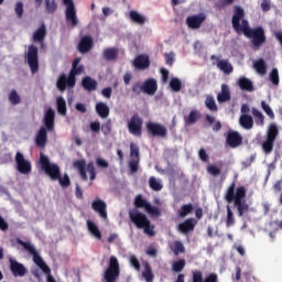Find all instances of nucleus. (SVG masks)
Instances as JSON below:
<instances>
[{"label": "nucleus", "mask_w": 282, "mask_h": 282, "mask_svg": "<svg viewBox=\"0 0 282 282\" xmlns=\"http://www.w3.org/2000/svg\"><path fill=\"white\" fill-rule=\"evenodd\" d=\"M253 67L256 72L260 74V76H265V74H268V66L265 65V59L263 58L256 61Z\"/></svg>", "instance_id": "obj_38"}, {"label": "nucleus", "mask_w": 282, "mask_h": 282, "mask_svg": "<svg viewBox=\"0 0 282 282\" xmlns=\"http://www.w3.org/2000/svg\"><path fill=\"white\" fill-rule=\"evenodd\" d=\"M56 87L58 91H65L66 89H74V87H76V78L73 77L70 74L66 76L65 73H62L57 78Z\"/></svg>", "instance_id": "obj_11"}, {"label": "nucleus", "mask_w": 282, "mask_h": 282, "mask_svg": "<svg viewBox=\"0 0 282 282\" xmlns=\"http://www.w3.org/2000/svg\"><path fill=\"white\" fill-rule=\"evenodd\" d=\"M227 208V217H226V227L230 228L235 226V213H232V209L230 208V205L226 206Z\"/></svg>", "instance_id": "obj_46"}, {"label": "nucleus", "mask_w": 282, "mask_h": 282, "mask_svg": "<svg viewBox=\"0 0 282 282\" xmlns=\"http://www.w3.org/2000/svg\"><path fill=\"white\" fill-rule=\"evenodd\" d=\"M150 204L151 203H149V200H147L142 194L137 195L134 198V209L144 208V210H147Z\"/></svg>", "instance_id": "obj_43"}, {"label": "nucleus", "mask_w": 282, "mask_h": 282, "mask_svg": "<svg viewBox=\"0 0 282 282\" xmlns=\"http://www.w3.org/2000/svg\"><path fill=\"white\" fill-rule=\"evenodd\" d=\"M91 208L95 213H98L101 219H107V203L105 200L97 198L91 203Z\"/></svg>", "instance_id": "obj_19"}, {"label": "nucleus", "mask_w": 282, "mask_h": 282, "mask_svg": "<svg viewBox=\"0 0 282 282\" xmlns=\"http://www.w3.org/2000/svg\"><path fill=\"white\" fill-rule=\"evenodd\" d=\"M45 36H47V29L45 22H42L40 28L36 30V44L40 45V50H45Z\"/></svg>", "instance_id": "obj_23"}, {"label": "nucleus", "mask_w": 282, "mask_h": 282, "mask_svg": "<svg viewBox=\"0 0 282 282\" xmlns=\"http://www.w3.org/2000/svg\"><path fill=\"white\" fill-rule=\"evenodd\" d=\"M261 107H262V110L264 111V113H267V116L270 118V120H274V118H275L274 111L272 110L270 105H268V102H265V100L261 101Z\"/></svg>", "instance_id": "obj_51"}, {"label": "nucleus", "mask_w": 282, "mask_h": 282, "mask_svg": "<svg viewBox=\"0 0 282 282\" xmlns=\"http://www.w3.org/2000/svg\"><path fill=\"white\" fill-rule=\"evenodd\" d=\"M205 106L209 111H218L217 102L215 101V97L208 95L205 99Z\"/></svg>", "instance_id": "obj_47"}, {"label": "nucleus", "mask_w": 282, "mask_h": 282, "mask_svg": "<svg viewBox=\"0 0 282 282\" xmlns=\"http://www.w3.org/2000/svg\"><path fill=\"white\" fill-rule=\"evenodd\" d=\"M251 113L256 120V124L258 127H263V124H265V116H263V112H261L259 109H257L256 107H253L251 109Z\"/></svg>", "instance_id": "obj_37"}, {"label": "nucleus", "mask_w": 282, "mask_h": 282, "mask_svg": "<svg viewBox=\"0 0 282 282\" xmlns=\"http://www.w3.org/2000/svg\"><path fill=\"white\" fill-rule=\"evenodd\" d=\"M40 166L52 182H57L61 178V167L50 162V156L43 154V152L40 153Z\"/></svg>", "instance_id": "obj_5"}, {"label": "nucleus", "mask_w": 282, "mask_h": 282, "mask_svg": "<svg viewBox=\"0 0 282 282\" xmlns=\"http://www.w3.org/2000/svg\"><path fill=\"white\" fill-rule=\"evenodd\" d=\"M96 111L100 118H109V106H107V104H96Z\"/></svg>", "instance_id": "obj_40"}, {"label": "nucleus", "mask_w": 282, "mask_h": 282, "mask_svg": "<svg viewBox=\"0 0 282 282\" xmlns=\"http://www.w3.org/2000/svg\"><path fill=\"white\" fill-rule=\"evenodd\" d=\"M276 138H279V128L271 123L267 131V139L262 142V151L270 155L272 151H274V142H276Z\"/></svg>", "instance_id": "obj_6"}, {"label": "nucleus", "mask_w": 282, "mask_h": 282, "mask_svg": "<svg viewBox=\"0 0 282 282\" xmlns=\"http://www.w3.org/2000/svg\"><path fill=\"white\" fill-rule=\"evenodd\" d=\"M56 110L59 116H67V101L63 96L56 98Z\"/></svg>", "instance_id": "obj_33"}, {"label": "nucleus", "mask_w": 282, "mask_h": 282, "mask_svg": "<svg viewBox=\"0 0 282 282\" xmlns=\"http://www.w3.org/2000/svg\"><path fill=\"white\" fill-rule=\"evenodd\" d=\"M144 121L140 115H133L128 121V131L131 135H135L137 138L142 137V124Z\"/></svg>", "instance_id": "obj_9"}, {"label": "nucleus", "mask_w": 282, "mask_h": 282, "mask_svg": "<svg viewBox=\"0 0 282 282\" xmlns=\"http://www.w3.org/2000/svg\"><path fill=\"white\" fill-rule=\"evenodd\" d=\"M74 169H77L82 180H84V182H87V162L82 159V160H76L73 163Z\"/></svg>", "instance_id": "obj_25"}, {"label": "nucleus", "mask_w": 282, "mask_h": 282, "mask_svg": "<svg viewBox=\"0 0 282 282\" xmlns=\"http://www.w3.org/2000/svg\"><path fill=\"white\" fill-rule=\"evenodd\" d=\"M94 47V39H91V36H84L82 37L79 45H78V50L82 54H87V52H89V50H91Z\"/></svg>", "instance_id": "obj_24"}, {"label": "nucleus", "mask_w": 282, "mask_h": 282, "mask_svg": "<svg viewBox=\"0 0 282 282\" xmlns=\"http://www.w3.org/2000/svg\"><path fill=\"white\" fill-rule=\"evenodd\" d=\"M15 165L17 171H19L21 175H30V173H32V163L19 151L15 153Z\"/></svg>", "instance_id": "obj_10"}, {"label": "nucleus", "mask_w": 282, "mask_h": 282, "mask_svg": "<svg viewBox=\"0 0 282 282\" xmlns=\"http://www.w3.org/2000/svg\"><path fill=\"white\" fill-rule=\"evenodd\" d=\"M180 252H185L184 243L181 241L174 242V254H180Z\"/></svg>", "instance_id": "obj_61"}, {"label": "nucleus", "mask_w": 282, "mask_h": 282, "mask_svg": "<svg viewBox=\"0 0 282 282\" xmlns=\"http://www.w3.org/2000/svg\"><path fill=\"white\" fill-rule=\"evenodd\" d=\"M118 276H120V263L118 262V258L111 256L104 279L106 282H116Z\"/></svg>", "instance_id": "obj_7"}, {"label": "nucleus", "mask_w": 282, "mask_h": 282, "mask_svg": "<svg viewBox=\"0 0 282 282\" xmlns=\"http://www.w3.org/2000/svg\"><path fill=\"white\" fill-rule=\"evenodd\" d=\"M90 131H93V133H100V121L90 122Z\"/></svg>", "instance_id": "obj_63"}, {"label": "nucleus", "mask_w": 282, "mask_h": 282, "mask_svg": "<svg viewBox=\"0 0 282 282\" xmlns=\"http://www.w3.org/2000/svg\"><path fill=\"white\" fill-rule=\"evenodd\" d=\"M147 133L153 135V138H166L169 130L161 123L148 122L145 124Z\"/></svg>", "instance_id": "obj_12"}, {"label": "nucleus", "mask_w": 282, "mask_h": 282, "mask_svg": "<svg viewBox=\"0 0 282 282\" xmlns=\"http://www.w3.org/2000/svg\"><path fill=\"white\" fill-rule=\"evenodd\" d=\"M36 267L45 274L46 276L52 274V269L45 263V260L37 253L36 254Z\"/></svg>", "instance_id": "obj_35"}, {"label": "nucleus", "mask_w": 282, "mask_h": 282, "mask_svg": "<svg viewBox=\"0 0 282 282\" xmlns=\"http://www.w3.org/2000/svg\"><path fill=\"white\" fill-rule=\"evenodd\" d=\"M226 144L230 149H238V147L243 144V137L239 131L228 130L226 134Z\"/></svg>", "instance_id": "obj_14"}, {"label": "nucleus", "mask_w": 282, "mask_h": 282, "mask_svg": "<svg viewBox=\"0 0 282 282\" xmlns=\"http://www.w3.org/2000/svg\"><path fill=\"white\" fill-rule=\"evenodd\" d=\"M134 69H139L140 72H144L151 67V59L147 54L137 55L132 62Z\"/></svg>", "instance_id": "obj_16"}, {"label": "nucleus", "mask_w": 282, "mask_h": 282, "mask_svg": "<svg viewBox=\"0 0 282 282\" xmlns=\"http://www.w3.org/2000/svg\"><path fill=\"white\" fill-rule=\"evenodd\" d=\"M87 228L90 235H93V237H95L99 241L100 239H102V234L100 232V229L98 228V225H96V223L87 220Z\"/></svg>", "instance_id": "obj_34"}, {"label": "nucleus", "mask_w": 282, "mask_h": 282, "mask_svg": "<svg viewBox=\"0 0 282 282\" xmlns=\"http://www.w3.org/2000/svg\"><path fill=\"white\" fill-rule=\"evenodd\" d=\"M129 17L133 23H137V25H144L147 23V18L138 11H130Z\"/></svg>", "instance_id": "obj_39"}, {"label": "nucleus", "mask_w": 282, "mask_h": 282, "mask_svg": "<svg viewBox=\"0 0 282 282\" xmlns=\"http://www.w3.org/2000/svg\"><path fill=\"white\" fill-rule=\"evenodd\" d=\"M193 282H219L217 273H209L204 280V273L202 271H193L192 275Z\"/></svg>", "instance_id": "obj_20"}, {"label": "nucleus", "mask_w": 282, "mask_h": 282, "mask_svg": "<svg viewBox=\"0 0 282 282\" xmlns=\"http://www.w3.org/2000/svg\"><path fill=\"white\" fill-rule=\"evenodd\" d=\"M104 58L106 61H116L118 58V50L108 47L104 51Z\"/></svg>", "instance_id": "obj_44"}, {"label": "nucleus", "mask_w": 282, "mask_h": 282, "mask_svg": "<svg viewBox=\"0 0 282 282\" xmlns=\"http://www.w3.org/2000/svg\"><path fill=\"white\" fill-rule=\"evenodd\" d=\"M269 78L272 83V85H279V69L272 68L271 73L269 74Z\"/></svg>", "instance_id": "obj_56"}, {"label": "nucleus", "mask_w": 282, "mask_h": 282, "mask_svg": "<svg viewBox=\"0 0 282 282\" xmlns=\"http://www.w3.org/2000/svg\"><path fill=\"white\" fill-rule=\"evenodd\" d=\"M164 58H165L166 65H169L170 67H172L173 63H175V54L173 52L172 53H165Z\"/></svg>", "instance_id": "obj_57"}, {"label": "nucleus", "mask_w": 282, "mask_h": 282, "mask_svg": "<svg viewBox=\"0 0 282 282\" xmlns=\"http://www.w3.org/2000/svg\"><path fill=\"white\" fill-rule=\"evenodd\" d=\"M83 72H85V66L80 65V57H76L72 63L69 74L73 78H76V76H80Z\"/></svg>", "instance_id": "obj_27"}, {"label": "nucleus", "mask_w": 282, "mask_h": 282, "mask_svg": "<svg viewBox=\"0 0 282 282\" xmlns=\"http://www.w3.org/2000/svg\"><path fill=\"white\" fill-rule=\"evenodd\" d=\"M204 21H206V14L199 13V14L187 17L185 20V23L187 28H189V30H199Z\"/></svg>", "instance_id": "obj_15"}, {"label": "nucleus", "mask_w": 282, "mask_h": 282, "mask_svg": "<svg viewBox=\"0 0 282 282\" xmlns=\"http://www.w3.org/2000/svg\"><path fill=\"white\" fill-rule=\"evenodd\" d=\"M10 270L13 274V276H25V272H28V270H25V267L20 263L19 261L14 260V259H10Z\"/></svg>", "instance_id": "obj_22"}, {"label": "nucleus", "mask_w": 282, "mask_h": 282, "mask_svg": "<svg viewBox=\"0 0 282 282\" xmlns=\"http://www.w3.org/2000/svg\"><path fill=\"white\" fill-rule=\"evenodd\" d=\"M238 87L242 91H254V84H252V80L248 79V77H240L238 79Z\"/></svg>", "instance_id": "obj_32"}, {"label": "nucleus", "mask_w": 282, "mask_h": 282, "mask_svg": "<svg viewBox=\"0 0 282 282\" xmlns=\"http://www.w3.org/2000/svg\"><path fill=\"white\" fill-rule=\"evenodd\" d=\"M143 268L144 271L142 272V276L145 280V282H153L155 275L153 274V268H151V264L149 262H144Z\"/></svg>", "instance_id": "obj_36"}, {"label": "nucleus", "mask_w": 282, "mask_h": 282, "mask_svg": "<svg viewBox=\"0 0 282 282\" xmlns=\"http://www.w3.org/2000/svg\"><path fill=\"white\" fill-rule=\"evenodd\" d=\"M170 87L172 91H182V80H180L177 77H173L170 80Z\"/></svg>", "instance_id": "obj_50"}, {"label": "nucleus", "mask_w": 282, "mask_h": 282, "mask_svg": "<svg viewBox=\"0 0 282 282\" xmlns=\"http://www.w3.org/2000/svg\"><path fill=\"white\" fill-rule=\"evenodd\" d=\"M14 10L18 19H21L23 17V2H17Z\"/></svg>", "instance_id": "obj_62"}, {"label": "nucleus", "mask_w": 282, "mask_h": 282, "mask_svg": "<svg viewBox=\"0 0 282 282\" xmlns=\"http://www.w3.org/2000/svg\"><path fill=\"white\" fill-rule=\"evenodd\" d=\"M42 123L43 126L36 133V147L45 151V147H47V133H55L56 131V111L52 107L44 111Z\"/></svg>", "instance_id": "obj_3"}, {"label": "nucleus", "mask_w": 282, "mask_h": 282, "mask_svg": "<svg viewBox=\"0 0 282 282\" xmlns=\"http://www.w3.org/2000/svg\"><path fill=\"white\" fill-rule=\"evenodd\" d=\"M248 195V189L246 186H238L237 183L232 182L225 192V200L227 204H234L237 209L238 217H243L248 210H250V205L246 202Z\"/></svg>", "instance_id": "obj_2"}, {"label": "nucleus", "mask_w": 282, "mask_h": 282, "mask_svg": "<svg viewBox=\"0 0 282 282\" xmlns=\"http://www.w3.org/2000/svg\"><path fill=\"white\" fill-rule=\"evenodd\" d=\"M193 204H185L181 207V209L178 210V217H181L182 219H184V217H188V215H191V213H193Z\"/></svg>", "instance_id": "obj_45"}, {"label": "nucleus", "mask_w": 282, "mask_h": 282, "mask_svg": "<svg viewBox=\"0 0 282 282\" xmlns=\"http://www.w3.org/2000/svg\"><path fill=\"white\" fill-rule=\"evenodd\" d=\"M217 67L220 72H224V74H232V64H230L228 59L218 61Z\"/></svg>", "instance_id": "obj_42"}, {"label": "nucleus", "mask_w": 282, "mask_h": 282, "mask_svg": "<svg viewBox=\"0 0 282 282\" xmlns=\"http://www.w3.org/2000/svg\"><path fill=\"white\" fill-rule=\"evenodd\" d=\"M132 91L137 96H140V93L142 91V84L140 82H137L135 84H133Z\"/></svg>", "instance_id": "obj_64"}, {"label": "nucleus", "mask_w": 282, "mask_h": 282, "mask_svg": "<svg viewBox=\"0 0 282 282\" xmlns=\"http://www.w3.org/2000/svg\"><path fill=\"white\" fill-rule=\"evenodd\" d=\"M186 268V260L181 259L178 261L173 262L172 270L173 272H182Z\"/></svg>", "instance_id": "obj_52"}, {"label": "nucleus", "mask_w": 282, "mask_h": 282, "mask_svg": "<svg viewBox=\"0 0 282 282\" xmlns=\"http://www.w3.org/2000/svg\"><path fill=\"white\" fill-rule=\"evenodd\" d=\"M231 25L238 34H245L247 39L251 40L253 47H261L265 45L268 37L265 36V29L263 26L250 28V22L246 20V11L243 8L234 7V15L231 18Z\"/></svg>", "instance_id": "obj_1"}, {"label": "nucleus", "mask_w": 282, "mask_h": 282, "mask_svg": "<svg viewBox=\"0 0 282 282\" xmlns=\"http://www.w3.org/2000/svg\"><path fill=\"white\" fill-rule=\"evenodd\" d=\"M140 165V148L134 142L130 143V161L129 169L131 173H138Z\"/></svg>", "instance_id": "obj_13"}, {"label": "nucleus", "mask_w": 282, "mask_h": 282, "mask_svg": "<svg viewBox=\"0 0 282 282\" xmlns=\"http://www.w3.org/2000/svg\"><path fill=\"white\" fill-rule=\"evenodd\" d=\"M15 241H17L18 246H21L23 248V250L29 252V254H32L33 263H36V249L34 248V246H32V243H30V242H25V241L21 240V238H17Z\"/></svg>", "instance_id": "obj_26"}, {"label": "nucleus", "mask_w": 282, "mask_h": 282, "mask_svg": "<svg viewBox=\"0 0 282 282\" xmlns=\"http://www.w3.org/2000/svg\"><path fill=\"white\" fill-rule=\"evenodd\" d=\"M235 3V0H218L217 8L220 10L224 8H227V6H232Z\"/></svg>", "instance_id": "obj_60"}, {"label": "nucleus", "mask_w": 282, "mask_h": 282, "mask_svg": "<svg viewBox=\"0 0 282 282\" xmlns=\"http://www.w3.org/2000/svg\"><path fill=\"white\" fill-rule=\"evenodd\" d=\"M145 212L148 213V215H151L152 217H160L162 215L160 208L152 206L151 203L145 208Z\"/></svg>", "instance_id": "obj_53"}, {"label": "nucleus", "mask_w": 282, "mask_h": 282, "mask_svg": "<svg viewBox=\"0 0 282 282\" xmlns=\"http://www.w3.org/2000/svg\"><path fill=\"white\" fill-rule=\"evenodd\" d=\"M9 101L11 105H20L21 104V96H19V93L17 90H11L9 94Z\"/></svg>", "instance_id": "obj_54"}, {"label": "nucleus", "mask_w": 282, "mask_h": 282, "mask_svg": "<svg viewBox=\"0 0 282 282\" xmlns=\"http://www.w3.org/2000/svg\"><path fill=\"white\" fill-rule=\"evenodd\" d=\"M44 8L46 14H54L58 10V3L56 0H44Z\"/></svg>", "instance_id": "obj_41"}, {"label": "nucleus", "mask_w": 282, "mask_h": 282, "mask_svg": "<svg viewBox=\"0 0 282 282\" xmlns=\"http://www.w3.org/2000/svg\"><path fill=\"white\" fill-rule=\"evenodd\" d=\"M57 182L59 183L62 188H67L72 184V180H69V175L67 174H64V176L59 174V178H57Z\"/></svg>", "instance_id": "obj_55"}, {"label": "nucleus", "mask_w": 282, "mask_h": 282, "mask_svg": "<svg viewBox=\"0 0 282 282\" xmlns=\"http://www.w3.org/2000/svg\"><path fill=\"white\" fill-rule=\"evenodd\" d=\"M158 91V80L155 78H149L142 84V93L148 96H154Z\"/></svg>", "instance_id": "obj_21"}, {"label": "nucleus", "mask_w": 282, "mask_h": 282, "mask_svg": "<svg viewBox=\"0 0 282 282\" xmlns=\"http://www.w3.org/2000/svg\"><path fill=\"white\" fill-rule=\"evenodd\" d=\"M129 219L135 228L143 230V232L149 237H155V226L151 224V220L145 214L138 209H130Z\"/></svg>", "instance_id": "obj_4"}, {"label": "nucleus", "mask_w": 282, "mask_h": 282, "mask_svg": "<svg viewBox=\"0 0 282 282\" xmlns=\"http://www.w3.org/2000/svg\"><path fill=\"white\" fill-rule=\"evenodd\" d=\"M87 171L90 175V180H96V166H94V163L90 162L87 164Z\"/></svg>", "instance_id": "obj_59"}, {"label": "nucleus", "mask_w": 282, "mask_h": 282, "mask_svg": "<svg viewBox=\"0 0 282 282\" xmlns=\"http://www.w3.org/2000/svg\"><path fill=\"white\" fill-rule=\"evenodd\" d=\"M202 118V112L199 110H192L189 112V116L184 117V122L187 127H191V124H195L198 120Z\"/></svg>", "instance_id": "obj_31"}, {"label": "nucleus", "mask_w": 282, "mask_h": 282, "mask_svg": "<svg viewBox=\"0 0 282 282\" xmlns=\"http://www.w3.org/2000/svg\"><path fill=\"white\" fill-rule=\"evenodd\" d=\"M82 86L86 91H96V89H98V82L89 76H86L82 79Z\"/></svg>", "instance_id": "obj_28"}, {"label": "nucleus", "mask_w": 282, "mask_h": 282, "mask_svg": "<svg viewBox=\"0 0 282 282\" xmlns=\"http://www.w3.org/2000/svg\"><path fill=\"white\" fill-rule=\"evenodd\" d=\"M25 61L31 67L32 74H36V46L34 44L29 46Z\"/></svg>", "instance_id": "obj_17"}, {"label": "nucleus", "mask_w": 282, "mask_h": 282, "mask_svg": "<svg viewBox=\"0 0 282 282\" xmlns=\"http://www.w3.org/2000/svg\"><path fill=\"white\" fill-rule=\"evenodd\" d=\"M230 98H231L230 87H228V85L226 84H223L221 91L217 95V101L220 104L228 102Z\"/></svg>", "instance_id": "obj_30"}, {"label": "nucleus", "mask_w": 282, "mask_h": 282, "mask_svg": "<svg viewBox=\"0 0 282 282\" xmlns=\"http://www.w3.org/2000/svg\"><path fill=\"white\" fill-rule=\"evenodd\" d=\"M195 226H197V219L187 218L183 223L178 224L177 230H180L182 235H188V232H193V230H195Z\"/></svg>", "instance_id": "obj_18"}, {"label": "nucleus", "mask_w": 282, "mask_h": 282, "mask_svg": "<svg viewBox=\"0 0 282 282\" xmlns=\"http://www.w3.org/2000/svg\"><path fill=\"white\" fill-rule=\"evenodd\" d=\"M207 173L212 175V177H219V175H221V169L215 164H209L207 166Z\"/></svg>", "instance_id": "obj_48"}, {"label": "nucleus", "mask_w": 282, "mask_h": 282, "mask_svg": "<svg viewBox=\"0 0 282 282\" xmlns=\"http://www.w3.org/2000/svg\"><path fill=\"white\" fill-rule=\"evenodd\" d=\"M149 186L150 188H152V191H162L163 185L160 181H158V178H155L154 176H151L149 178Z\"/></svg>", "instance_id": "obj_49"}, {"label": "nucleus", "mask_w": 282, "mask_h": 282, "mask_svg": "<svg viewBox=\"0 0 282 282\" xmlns=\"http://www.w3.org/2000/svg\"><path fill=\"white\" fill-rule=\"evenodd\" d=\"M63 4L66 7L65 9L66 23H69L72 28H77L79 21H78L76 4L74 3V0H63Z\"/></svg>", "instance_id": "obj_8"}, {"label": "nucleus", "mask_w": 282, "mask_h": 282, "mask_svg": "<svg viewBox=\"0 0 282 282\" xmlns=\"http://www.w3.org/2000/svg\"><path fill=\"white\" fill-rule=\"evenodd\" d=\"M239 124L242 129L250 131L254 127V119L250 115H241L239 118Z\"/></svg>", "instance_id": "obj_29"}, {"label": "nucleus", "mask_w": 282, "mask_h": 282, "mask_svg": "<svg viewBox=\"0 0 282 282\" xmlns=\"http://www.w3.org/2000/svg\"><path fill=\"white\" fill-rule=\"evenodd\" d=\"M101 131L104 135H109V133H111V120L101 124Z\"/></svg>", "instance_id": "obj_58"}]
</instances>
